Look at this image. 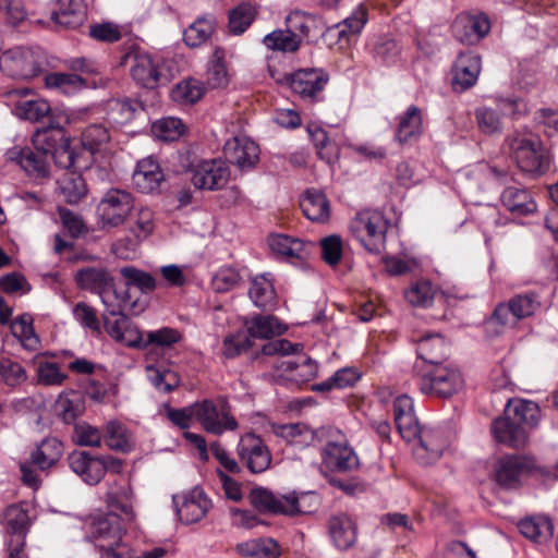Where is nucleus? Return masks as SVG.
<instances>
[{"label":"nucleus","mask_w":558,"mask_h":558,"mask_svg":"<svg viewBox=\"0 0 558 558\" xmlns=\"http://www.w3.org/2000/svg\"><path fill=\"white\" fill-rule=\"evenodd\" d=\"M505 146L522 172L539 175L549 167L547 151L542 140L526 128L509 133L505 138Z\"/></svg>","instance_id":"obj_1"},{"label":"nucleus","mask_w":558,"mask_h":558,"mask_svg":"<svg viewBox=\"0 0 558 558\" xmlns=\"http://www.w3.org/2000/svg\"><path fill=\"white\" fill-rule=\"evenodd\" d=\"M250 500L260 512L291 517L313 513L318 507V497L313 493L275 495L263 487L252 489Z\"/></svg>","instance_id":"obj_2"},{"label":"nucleus","mask_w":558,"mask_h":558,"mask_svg":"<svg viewBox=\"0 0 558 558\" xmlns=\"http://www.w3.org/2000/svg\"><path fill=\"white\" fill-rule=\"evenodd\" d=\"M48 68L45 52L39 48L14 47L0 56V71L17 81H31L43 74Z\"/></svg>","instance_id":"obj_3"},{"label":"nucleus","mask_w":558,"mask_h":558,"mask_svg":"<svg viewBox=\"0 0 558 558\" xmlns=\"http://www.w3.org/2000/svg\"><path fill=\"white\" fill-rule=\"evenodd\" d=\"M133 195L122 189H109L96 206V223L101 231H110L123 226L134 209Z\"/></svg>","instance_id":"obj_4"},{"label":"nucleus","mask_w":558,"mask_h":558,"mask_svg":"<svg viewBox=\"0 0 558 558\" xmlns=\"http://www.w3.org/2000/svg\"><path fill=\"white\" fill-rule=\"evenodd\" d=\"M75 281L81 289L97 293L111 315L120 314L126 300L120 298L113 287V278L105 267H83L75 272Z\"/></svg>","instance_id":"obj_5"},{"label":"nucleus","mask_w":558,"mask_h":558,"mask_svg":"<svg viewBox=\"0 0 558 558\" xmlns=\"http://www.w3.org/2000/svg\"><path fill=\"white\" fill-rule=\"evenodd\" d=\"M418 387L424 395L449 399L463 389L464 378L457 365L441 363L421 376Z\"/></svg>","instance_id":"obj_6"},{"label":"nucleus","mask_w":558,"mask_h":558,"mask_svg":"<svg viewBox=\"0 0 558 558\" xmlns=\"http://www.w3.org/2000/svg\"><path fill=\"white\" fill-rule=\"evenodd\" d=\"M388 220L378 210H363L351 220L352 235L369 253L379 254L385 247Z\"/></svg>","instance_id":"obj_7"},{"label":"nucleus","mask_w":558,"mask_h":558,"mask_svg":"<svg viewBox=\"0 0 558 558\" xmlns=\"http://www.w3.org/2000/svg\"><path fill=\"white\" fill-rule=\"evenodd\" d=\"M194 418L206 433L215 436L233 432L239 427L228 403L218 404L209 399L194 402Z\"/></svg>","instance_id":"obj_8"},{"label":"nucleus","mask_w":558,"mask_h":558,"mask_svg":"<svg viewBox=\"0 0 558 558\" xmlns=\"http://www.w3.org/2000/svg\"><path fill=\"white\" fill-rule=\"evenodd\" d=\"M539 295L535 292L520 293L507 303L496 306L488 326H513L518 320L533 316L541 308Z\"/></svg>","instance_id":"obj_9"},{"label":"nucleus","mask_w":558,"mask_h":558,"mask_svg":"<svg viewBox=\"0 0 558 558\" xmlns=\"http://www.w3.org/2000/svg\"><path fill=\"white\" fill-rule=\"evenodd\" d=\"M328 434L322 451L323 463L332 471L348 472L359 466V459L352 448L347 445L344 436L337 429L326 427Z\"/></svg>","instance_id":"obj_10"},{"label":"nucleus","mask_w":558,"mask_h":558,"mask_svg":"<svg viewBox=\"0 0 558 558\" xmlns=\"http://www.w3.org/2000/svg\"><path fill=\"white\" fill-rule=\"evenodd\" d=\"M536 470L533 457L521 454H507L499 458L493 469L496 483L506 489H517L522 478Z\"/></svg>","instance_id":"obj_11"},{"label":"nucleus","mask_w":558,"mask_h":558,"mask_svg":"<svg viewBox=\"0 0 558 558\" xmlns=\"http://www.w3.org/2000/svg\"><path fill=\"white\" fill-rule=\"evenodd\" d=\"M3 525L9 535L7 542L8 558H27L24 548L26 535L31 525V520L25 510L20 505L9 506L3 513Z\"/></svg>","instance_id":"obj_12"},{"label":"nucleus","mask_w":558,"mask_h":558,"mask_svg":"<svg viewBox=\"0 0 558 558\" xmlns=\"http://www.w3.org/2000/svg\"><path fill=\"white\" fill-rule=\"evenodd\" d=\"M236 454L240 462L253 474L265 472L271 464L272 458L267 445L253 433H246L240 437Z\"/></svg>","instance_id":"obj_13"},{"label":"nucleus","mask_w":558,"mask_h":558,"mask_svg":"<svg viewBox=\"0 0 558 558\" xmlns=\"http://www.w3.org/2000/svg\"><path fill=\"white\" fill-rule=\"evenodd\" d=\"M126 58L132 61L130 74L138 85L153 89L161 84L165 75L160 59L143 51H133Z\"/></svg>","instance_id":"obj_14"},{"label":"nucleus","mask_w":558,"mask_h":558,"mask_svg":"<svg viewBox=\"0 0 558 558\" xmlns=\"http://www.w3.org/2000/svg\"><path fill=\"white\" fill-rule=\"evenodd\" d=\"M286 81L293 93L303 99L313 100L324 90L329 81V75L323 69L306 68L287 75Z\"/></svg>","instance_id":"obj_15"},{"label":"nucleus","mask_w":558,"mask_h":558,"mask_svg":"<svg viewBox=\"0 0 558 558\" xmlns=\"http://www.w3.org/2000/svg\"><path fill=\"white\" fill-rule=\"evenodd\" d=\"M490 31V22L482 12H461L452 23L453 36L462 44L474 45Z\"/></svg>","instance_id":"obj_16"},{"label":"nucleus","mask_w":558,"mask_h":558,"mask_svg":"<svg viewBox=\"0 0 558 558\" xmlns=\"http://www.w3.org/2000/svg\"><path fill=\"white\" fill-rule=\"evenodd\" d=\"M191 181L199 190L221 189L229 179V169L219 159L204 160L191 169Z\"/></svg>","instance_id":"obj_17"},{"label":"nucleus","mask_w":558,"mask_h":558,"mask_svg":"<svg viewBox=\"0 0 558 558\" xmlns=\"http://www.w3.org/2000/svg\"><path fill=\"white\" fill-rule=\"evenodd\" d=\"M105 502L111 510L110 512L125 515L129 521L135 518L134 513V493L131 482L125 476H119L108 482V488L105 494Z\"/></svg>","instance_id":"obj_18"},{"label":"nucleus","mask_w":558,"mask_h":558,"mask_svg":"<svg viewBox=\"0 0 558 558\" xmlns=\"http://www.w3.org/2000/svg\"><path fill=\"white\" fill-rule=\"evenodd\" d=\"M227 160L241 170H248L256 166L259 158L258 145L245 136H234L223 146Z\"/></svg>","instance_id":"obj_19"},{"label":"nucleus","mask_w":558,"mask_h":558,"mask_svg":"<svg viewBox=\"0 0 558 558\" xmlns=\"http://www.w3.org/2000/svg\"><path fill=\"white\" fill-rule=\"evenodd\" d=\"M418 442L413 448V454L423 464L437 461L448 446L442 432L433 428H423L418 434Z\"/></svg>","instance_id":"obj_20"},{"label":"nucleus","mask_w":558,"mask_h":558,"mask_svg":"<svg viewBox=\"0 0 558 558\" xmlns=\"http://www.w3.org/2000/svg\"><path fill=\"white\" fill-rule=\"evenodd\" d=\"M123 532L121 518L114 512L98 518L92 526V537L98 548H110L112 544H121Z\"/></svg>","instance_id":"obj_21"},{"label":"nucleus","mask_w":558,"mask_h":558,"mask_svg":"<svg viewBox=\"0 0 558 558\" xmlns=\"http://www.w3.org/2000/svg\"><path fill=\"white\" fill-rule=\"evenodd\" d=\"M286 25L292 33L298 34L300 39L305 38L308 41L317 39L326 29L320 16L302 10L291 11L286 17Z\"/></svg>","instance_id":"obj_22"},{"label":"nucleus","mask_w":558,"mask_h":558,"mask_svg":"<svg viewBox=\"0 0 558 558\" xmlns=\"http://www.w3.org/2000/svg\"><path fill=\"white\" fill-rule=\"evenodd\" d=\"M492 433L497 442L514 449L524 447L529 439L527 428L513 421L512 416L496 418L492 424Z\"/></svg>","instance_id":"obj_23"},{"label":"nucleus","mask_w":558,"mask_h":558,"mask_svg":"<svg viewBox=\"0 0 558 558\" xmlns=\"http://www.w3.org/2000/svg\"><path fill=\"white\" fill-rule=\"evenodd\" d=\"M71 470L86 484L96 485L104 478V465L99 456L86 451H74L68 457Z\"/></svg>","instance_id":"obj_24"},{"label":"nucleus","mask_w":558,"mask_h":558,"mask_svg":"<svg viewBox=\"0 0 558 558\" xmlns=\"http://www.w3.org/2000/svg\"><path fill=\"white\" fill-rule=\"evenodd\" d=\"M481 73V57L473 53H461L453 66L452 86L463 92L472 87Z\"/></svg>","instance_id":"obj_25"},{"label":"nucleus","mask_w":558,"mask_h":558,"mask_svg":"<svg viewBox=\"0 0 558 558\" xmlns=\"http://www.w3.org/2000/svg\"><path fill=\"white\" fill-rule=\"evenodd\" d=\"M274 433L288 442L305 446L313 441H324L328 430L326 427L312 430L303 423H292L274 425Z\"/></svg>","instance_id":"obj_26"},{"label":"nucleus","mask_w":558,"mask_h":558,"mask_svg":"<svg viewBox=\"0 0 558 558\" xmlns=\"http://www.w3.org/2000/svg\"><path fill=\"white\" fill-rule=\"evenodd\" d=\"M352 519L345 513L330 517L328 532L335 546L341 550L349 549L356 542L357 531Z\"/></svg>","instance_id":"obj_27"},{"label":"nucleus","mask_w":558,"mask_h":558,"mask_svg":"<svg viewBox=\"0 0 558 558\" xmlns=\"http://www.w3.org/2000/svg\"><path fill=\"white\" fill-rule=\"evenodd\" d=\"M132 181L136 190L142 193L156 191L163 181V174L159 165L150 157L137 162Z\"/></svg>","instance_id":"obj_28"},{"label":"nucleus","mask_w":558,"mask_h":558,"mask_svg":"<svg viewBox=\"0 0 558 558\" xmlns=\"http://www.w3.org/2000/svg\"><path fill=\"white\" fill-rule=\"evenodd\" d=\"M243 325L251 340L269 339L287 330V326L272 315H255L246 318Z\"/></svg>","instance_id":"obj_29"},{"label":"nucleus","mask_w":558,"mask_h":558,"mask_svg":"<svg viewBox=\"0 0 558 558\" xmlns=\"http://www.w3.org/2000/svg\"><path fill=\"white\" fill-rule=\"evenodd\" d=\"M423 133V118L421 110L415 106H410L403 116L400 117L395 133V140L400 145H405L417 141Z\"/></svg>","instance_id":"obj_30"},{"label":"nucleus","mask_w":558,"mask_h":558,"mask_svg":"<svg viewBox=\"0 0 558 558\" xmlns=\"http://www.w3.org/2000/svg\"><path fill=\"white\" fill-rule=\"evenodd\" d=\"M416 352L420 359L435 366L444 363L449 353V344L438 333L425 335L417 340Z\"/></svg>","instance_id":"obj_31"},{"label":"nucleus","mask_w":558,"mask_h":558,"mask_svg":"<svg viewBox=\"0 0 558 558\" xmlns=\"http://www.w3.org/2000/svg\"><path fill=\"white\" fill-rule=\"evenodd\" d=\"M59 8L51 13V20L65 28H75L85 17L84 0H57Z\"/></svg>","instance_id":"obj_32"},{"label":"nucleus","mask_w":558,"mask_h":558,"mask_svg":"<svg viewBox=\"0 0 558 558\" xmlns=\"http://www.w3.org/2000/svg\"><path fill=\"white\" fill-rule=\"evenodd\" d=\"M210 508V500L198 490H194L186 496L178 507L180 520L185 524H192L201 521Z\"/></svg>","instance_id":"obj_33"},{"label":"nucleus","mask_w":558,"mask_h":558,"mask_svg":"<svg viewBox=\"0 0 558 558\" xmlns=\"http://www.w3.org/2000/svg\"><path fill=\"white\" fill-rule=\"evenodd\" d=\"M301 209L307 219L315 222H326L330 217L329 201L320 191H306L301 199Z\"/></svg>","instance_id":"obj_34"},{"label":"nucleus","mask_w":558,"mask_h":558,"mask_svg":"<svg viewBox=\"0 0 558 558\" xmlns=\"http://www.w3.org/2000/svg\"><path fill=\"white\" fill-rule=\"evenodd\" d=\"M63 451L64 447L60 440L53 437L45 438L32 452L31 460L41 471H46L57 464Z\"/></svg>","instance_id":"obj_35"},{"label":"nucleus","mask_w":558,"mask_h":558,"mask_svg":"<svg viewBox=\"0 0 558 558\" xmlns=\"http://www.w3.org/2000/svg\"><path fill=\"white\" fill-rule=\"evenodd\" d=\"M281 371L280 376L295 383H306L317 375V364L310 357H303L300 362L281 361L274 365Z\"/></svg>","instance_id":"obj_36"},{"label":"nucleus","mask_w":558,"mask_h":558,"mask_svg":"<svg viewBox=\"0 0 558 558\" xmlns=\"http://www.w3.org/2000/svg\"><path fill=\"white\" fill-rule=\"evenodd\" d=\"M236 551L245 557L278 558L281 555L280 545L270 537L250 539L236 545Z\"/></svg>","instance_id":"obj_37"},{"label":"nucleus","mask_w":558,"mask_h":558,"mask_svg":"<svg viewBox=\"0 0 558 558\" xmlns=\"http://www.w3.org/2000/svg\"><path fill=\"white\" fill-rule=\"evenodd\" d=\"M505 416H512L513 421H517L525 428L527 426L533 427L538 422L539 408L533 401L514 399L507 403Z\"/></svg>","instance_id":"obj_38"},{"label":"nucleus","mask_w":558,"mask_h":558,"mask_svg":"<svg viewBox=\"0 0 558 558\" xmlns=\"http://www.w3.org/2000/svg\"><path fill=\"white\" fill-rule=\"evenodd\" d=\"M33 143L37 150L44 151L47 155L64 147L70 141L61 126L50 125L38 130L33 136Z\"/></svg>","instance_id":"obj_39"},{"label":"nucleus","mask_w":558,"mask_h":558,"mask_svg":"<svg viewBox=\"0 0 558 558\" xmlns=\"http://www.w3.org/2000/svg\"><path fill=\"white\" fill-rule=\"evenodd\" d=\"M520 533L538 544H542L554 535V525L546 517L526 518L519 522Z\"/></svg>","instance_id":"obj_40"},{"label":"nucleus","mask_w":558,"mask_h":558,"mask_svg":"<svg viewBox=\"0 0 558 558\" xmlns=\"http://www.w3.org/2000/svg\"><path fill=\"white\" fill-rule=\"evenodd\" d=\"M501 202L511 213L526 215L536 210V204L526 190L510 186L501 194Z\"/></svg>","instance_id":"obj_41"},{"label":"nucleus","mask_w":558,"mask_h":558,"mask_svg":"<svg viewBox=\"0 0 558 558\" xmlns=\"http://www.w3.org/2000/svg\"><path fill=\"white\" fill-rule=\"evenodd\" d=\"M45 86L62 94H73L86 87V80L76 73L52 72L46 74Z\"/></svg>","instance_id":"obj_42"},{"label":"nucleus","mask_w":558,"mask_h":558,"mask_svg":"<svg viewBox=\"0 0 558 558\" xmlns=\"http://www.w3.org/2000/svg\"><path fill=\"white\" fill-rule=\"evenodd\" d=\"M248 295L255 306L262 310H272L276 306L275 288L265 276H258L252 280Z\"/></svg>","instance_id":"obj_43"},{"label":"nucleus","mask_w":558,"mask_h":558,"mask_svg":"<svg viewBox=\"0 0 558 558\" xmlns=\"http://www.w3.org/2000/svg\"><path fill=\"white\" fill-rule=\"evenodd\" d=\"M205 85L196 78H184L171 90V98L180 105H194L205 95Z\"/></svg>","instance_id":"obj_44"},{"label":"nucleus","mask_w":558,"mask_h":558,"mask_svg":"<svg viewBox=\"0 0 558 558\" xmlns=\"http://www.w3.org/2000/svg\"><path fill=\"white\" fill-rule=\"evenodd\" d=\"M263 44L272 51L294 52L301 46V39L298 34L287 29H276L263 38Z\"/></svg>","instance_id":"obj_45"},{"label":"nucleus","mask_w":558,"mask_h":558,"mask_svg":"<svg viewBox=\"0 0 558 558\" xmlns=\"http://www.w3.org/2000/svg\"><path fill=\"white\" fill-rule=\"evenodd\" d=\"M268 244L270 250L278 255L286 257L304 258L307 254L303 241L293 239L283 234H275L269 236Z\"/></svg>","instance_id":"obj_46"},{"label":"nucleus","mask_w":558,"mask_h":558,"mask_svg":"<svg viewBox=\"0 0 558 558\" xmlns=\"http://www.w3.org/2000/svg\"><path fill=\"white\" fill-rule=\"evenodd\" d=\"M109 142V130L102 124H90L81 134L82 146L90 154L105 149Z\"/></svg>","instance_id":"obj_47"},{"label":"nucleus","mask_w":558,"mask_h":558,"mask_svg":"<svg viewBox=\"0 0 558 558\" xmlns=\"http://www.w3.org/2000/svg\"><path fill=\"white\" fill-rule=\"evenodd\" d=\"M257 10L251 3H240L229 12V31L233 35L243 34L255 20Z\"/></svg>","instance_id":"obj_48"},{"label":"nucleus","mask_w":558,"mask_h":558,"mask_svg":"<svg viewBox=\"0 0 558 558\" xmlns=\"http://www.w3.org/2000/svg\"><path fill=\"white\" fill-rule=\"evenodd\" d=\"M436 288L429 280L420 279L413 282L405 291V300L413 306L427 307L433 303Z\"/></svg>","instance_id":"obj_49"},{"label":"nucleus","mask_w":558,"mask_h":558,"mask_svg":"<svg viewBox=\"0 0 558 558\" xmlns=\"http://www.w3.org/2000/svg\"><path fill=\"white\" fill-rule=\"evenodd\" d=\"M84 407L81 398L73 391L61 393L56 402L58 416L65 423L71 424L83 413Z\"/></svg>","instance_id":"obj_50"},{"label":"nucleus","mask_w":558,"mask_h":558,"mask_svg":"<svg viewBox=\"0 0 558 558\" xmlns=\"http://www.w3.org/2000/svg\"><path fill=\"white\" fill-rule=\"evenodd\" d=\"M61 193L69 204L80 203L87 194L85 180L75 171L66 173L60 183Z\"/></svg>","instance_id":"obj_51"},{"label":"nucleus","mask_w":558,"mask_h":558,"mask_svg":"<svg viewBox=\"0 0 558 558\" xmlns=\"http://www.w3.org/2000/svg\"><path fill=\"white\" fill-rule=\"evenodd\" d=\"M12 333L20 339L22 345L28 350H35L38 338L34 332L33 318L29 314H23L11 323Z\"/></svg>","instance_id":"obj_52"},{"label":"nucleus","mask_w":558,"mask_h":558,"mask_svg":"<svg viewBox=\"0 0 558 558\" xmlns=\"http://www.w3.org/2000/svg\"><path fill=\"white\" fill-rule=\"evenodd\" d=\"M131 217L128 230L131 234H136L137 238L146 240L155 229L154 213L148 207H141Z\"/></svg>","instance_id":"obj_53"},{"label":"nucleus","mask_w":558,"mask_h":558,"mask_svg":"<svg viewBox=\"0 0 558 558\" xmlns=\"http://www.w3.org/2000/svg\"><path fill=\"white\" fill-rule=\"evenodd\" d=\"M401 48L398 43L389 37H380L372 49L373 58L384 65H391L399 60Z\"/></svg>","instance_id":"obj_54"},{"label":"nucleus","mask_w":558,"mask_h":558,"mask_svg":"<svg viewBox=\"0 0 558 558\" xmlns=\"http://www.w3.org/2000/svg\"><path fill=\"white\" fill-rule=\"evenodd\" d=\"M51 107L45 99H33L20 101L16 104L14 112L24 120L38 122L50 112Z\"/></svg>","instance_id":"obj_55"},{"label":"nucleus","mask_w":558,"mask_h":558,"mask_svg":"<svg viewBox=\"0 0 558 558\" xmlns=\"http://www.w3.org/2000/svg\"><path fill=\"white\" fill-rule=\"evenodd\" d=\"M105 440L109 448L123 452L130 451L133 446L126 428L116 421L106 425Z\"/></svg>","instance_id":"obj_56"},{"label":"nucleus","mask_w":558,"mask_h":558,"mask_svg":"<svg viewBox=\"0 0 558 558\" xmlns=\"http://www.w3.org/2000/svg\"><path fill=\"white\" fill-rule=\"evenodd\" d=\"M120 274L125 279L128 287L138 288L143 293H150L156 289L155 278L134 266L122 267Z\"/></svg>","instance_id":"obj_57"},{"label":"nucleus","mask_w":558,"mask_h":558,"mask_svg":"<svg viewBox=\"0 0 558 558\" xmlns=\"http://www.w3.org/2000/svg\"><path fill=\"white\" fill-rule=\"evenodd\" d=\"M214 24L206 19H198L191 24L183 33V40L189 47H199L213 34Z\"/></svg>","instance_id":"obj_58"},{"label":"nucleus","mask_w":558,"mask_h":558,"mask_svg":"<svg viewBox=\"0 0 558 558\" xmlns=\"http://www.w3.org/2000/svg\"><path fill=\"white\" fill-rule=\"evenodd\" d=\"M252 347L253 341L243 329L236 331L235 333H230L223 339L222 353L226 357L233 359L250 350Z\"/></svg>","instance_id":"obj_59"},{"label":"nucleus","mask_w":558,"mask_h":558,"mask_svg":"<svg viewBox=\"0 0 558 558\" xmlns=\"http://www.w3.org/2000/svg\"><path fill=\"white\" fill-rule=\"evenodd\" d=\"M475 120L478 129L487 134L500 133L502 130V123L499 113L489 107H478L475 109Z\"/></svg>","instance_id":"obj_60"},{"label":"nucleus","mask_w":558,"mask_h":558,"mask_svg":"<svg viewBox=\"0 0 558 558\" xmlns=\"http://www.w3.org/2000/svg\"><path fill=\"white\" fill-rule=\"evenodd\" d=\"M108 117L117 124H124L134 118L138 102L131 99H117L109 102Z\"/></svg>","instance_id":"obj_61"},{"label":"nucleus","mask_w":558,"mask_h":558,"mask_svg":"<svg viewBox=\"0 0 558 558\" xmlns=\"http://www.w3.org/2000/svg\"><path fill=\"white\" fill-rule=\"evenodd\" d=\"M0 13L7 25L11 27L20 26L26 21L28 13L22 0H2Z\"/></svg>","instance_id":"obj_62"},{"label":"nucleus","mask_w":558,"mask_h":558,"mask_svg":"<svg viewBox=\"0 0 558 558\" xmlns=\"http://www.w3.org/2000/svg\"><path fill=\"white\" fill-rule=\"evenodd\" d=\"M147 369L150 373V381L157 390L167 393L179 387L180 377L174 371L168 368L159 369L153 366H149Z\"/></svg>","instance_id":"obj_63"},{"label":"nucleus","mask_w":558,"mask_h":558,"mask_svg":"<svg viewBox=\"0 0 558 558\" xmlns=\"http://www.w3.org/2000/svg\"><path fill=\"white\" fill-rule=\"evenodd\" d=\"M153 132L162 141H174L184 132V124L179 118L168 117L156 121Z\"/></svg>","instance_id":"obj_64"}]
</instances>
